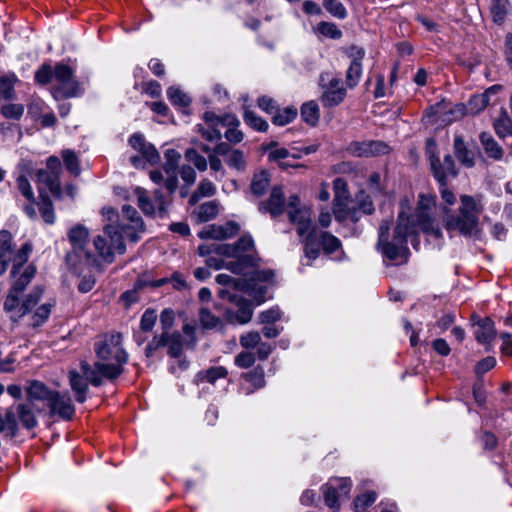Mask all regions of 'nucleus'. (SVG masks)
<instances>
[{
    "label": "nucleus",
    "mask_w": 512,
    "mask_h": 512,
    "mask_svg": "<svg viewBox=\"0 0 512 512\" xmlns=\"http://www.w3.org/2000/svg\"><path fill=\"white\" fill-rule=\"evenodd\" d=\"M94 352L96 361L93 365L84 360L80 362L83 371L89 375L92 386H101L104 379L113 382L123 374L129 356L122 346L121 333L101 336L94 343Z\"/></svg>",
    "instance_id": "1"
},
{
    "label": "nucleus",
    "mask_w": 512,
    "mask_h": 512,
    "mask_svg": "<svg viewBox=\"0 0 512 512\" xmlns=\"http://www.w3.org/2000/svg\"><path fill=\"white\" fill-rule=\"evenodd\" d=\"M460 201L458 214H453L451 210L444 208L443 225L449 233L458 232L465 237H471L478 231L482 206L469 195H462Z\"/></svg>",
    "instance_id": "2"
},
{
    "label": "nucleus",
    "mask_w": 512,
    "mask_h": 512,
    "mask_svg": "<svg viewBox=\"0 0 512 512\" xmlns=\"http://www.w3.org/2000/svg\"><path fill=\"white\" fill-rule=\"evenodd\" d=\"M89 232L83 225H76L70 229L68 239L73 247L72 251L66 254V263L78 272L79 266L84 265L90 268H100V264L93 253L86 249L88 245Z\"/></svg>",
    "instance_id": "3"
},
{
    "label": "nucleus",
    "mask_w": 512,
    "mask_h": 512,
    "mask_svg": "<svg viewBox=\"0 0 512 512\" xmlns=\"http://www.w3.org/2000/svg\"><path fill=\"white\" fill-rule=\"evenodd\" d=\"M104 236L98 235L94 238L93 244L99 256L106 262L112 263L115 259L114 251L118 254H124L126 245L124 243L125 233L121 226L106 225L104 227Z\"/></svg>",
    "instance_id": "4"
},
{
    "label": "nucleus",
    "mask_w": 512,
    "mask_h": 512,
    "mask_svg": "<svg viewBox=\"0 0 512 512\" xmlns=\"http://www.w3.org/2000/svg\"><path fill=\"white\" fill-rule=\"evenodd\" d=\"M425 155L436 181H444L445 173H450L452 178L458 175L455 161L450 154L444 156L443 162L440 161L437 155V143L434 138H428L426 140Z\"/></svg>",
    "instance_id": "5"
},
{
    "label": "nucleus",
    "mask_w": 512,
    "mask_h": 512,
    "mask_svg": "<svg viewBox=\"0 0 512 512\" xmlns=\"http://www.w3.org/2000/svg\"><path fill=\"white\" fill-rule=\"evenodd\" d=\"M218 295L222 299H227L235 305L237 311L231 308L224 309V318L230 324H247L253 316V306L250 300L230 293L226 289H221Z\"/></svg>",
    "instance_id": "6"
},
{
    "label": "nucleus",
    "mask_w": 512,
    "mask_h": 512,
    "mask_svg": "<svg viewBox=\"0 0 512 512\" xmlns=\"http://www.w3.org/2000/svg\"><path fill=\"white\" fill-rule=\"evenodd\" d=\"M53 77L58 82L53 90L55 98H71L80 94V83L73 78V70L68 65L56 64Z\"/></svg>",
    "instance_id": "7"
},
{
    "label": "nucleus",
    "mask_w": 512,
    "mask_h": 512,
    "mask_svg": "<svg viewBox=\"0 0 512 512\" xmlns=\"http://www.w3.org/2000/svg\"><path fill=\"white\" fill-rule=\"evenodd\" d=\"M62 164L57 156H50L46 160V169L36 171V179L39 184L44 185L50 193L57 198L62 195L60 175Z\"/></svg>",
    "instance_id": "8"
},
{
    "label": "nucleus",
    "mask_w": 512,
    "mask_h": 512,
    "mask_svg": "<svg viewBox=\"0 0 512 512\" xmlns=\"http://www.w3.org/2000/svg\"><path fill=\"white\" fill-rule=\"evenodd\" d=\"M413 231V226L411 225L409 219L404 216V214H399L397 224L394 228L393 238L391 240V244L400 251H398L396 255L395 263H405L408 261L409 257V249L407 247V237Z\"/></svg>",
    "instance_id": "9"
},
{
    "label": "nucleus",
    "mask_w": 512,
    "mask_h": 512,
    "mask_svg": "<svg viewBox=\"0 0 512 512\" xmlns=\"http://www.w3.org/2000/svg\"><path fill=\"white\" fill-rule=\"evenodd\" d=\"M287 215L289 221L297 225V234L303 237L310 229L311 211L309 208L300 207V198L297 195H291L289 197Z\"/></svg>",
    "instance_id": "10"
},
{
    "label": "nucleus",
    "mask_w": 512,
    "mask_h": 512,
    "mask_svg": "<svg viewBox=\"0 0 512 512\" xmlns=\"http://www.w3.org/2000/svg\"><path fill=\"white\" fill-rule=\"evenodd\" d=\"M346 150L352 156L368 158L388 154L390 147L379 140L352 141Z\"/></svg>",
    "instance_id": "11"
},
{
    "label": "nucleus",
    "mask_w": 512,
    "mask_h": 512,
    "mask_svg": "<svg viewBox=\"0 0 512 512\" xmlns=\"http://www.w3.org/2000/svg\"><path fill=\"white\" fill-rule=\"evenodd\" d=\"M337 482V486L327 483L321 488L325 505L334 511L340 508V497H348L352 487V482L349 478H341Z\"/></svg>",
    "instance_id": "12"
},
{
    "label": "nucleus",
    "mask_w": 512,
    "mask_h": 512,
    "mask_svg": "<svg viewBox=\"0 0 512 512\" xmlns=\"http://www.w3.org/2000/svg\"><path fill=\"white\" fill-rule=\"evenodd\" d=\"M203 119H207L210 122H221V126L227 128L224 136L231 144L240 143L244 138L243 132L238 129L240 121L235 115L225 114L223 116H218L214 112L207 111L204 113Z\"/></svg>",
    "instance_id": "13"
},
{
    "label": "nucleus",
    "mask_w": 512,
    "mask_h": 512,
    "mask_svg": "<svg viewBox=\"0 0 512 512\" xmlns=\"http://www.w3.org/2000/svg\"><path fill=\"white\" fill-rule=\"evenodd\" d=\"M122 215L130 222L129 225H120L122 231L130 242H138L140 239L139 233H143L145 231V224L138 211L133 206L125 204L122 206Z\"/></svg>",
    "instance_id": "14"
},
{
    "label": "nucleus",
    "mask_w": 512,
    "mask_h": 512,
    "mask_svg": "<svg viewBox=\"0 0 512 512\" xmlns=\"http://www.w3.org/2000/svg\"><path fill=\"white\" fill-rule=\"evenodd\" d=\"M79 368V370H69L68 381L70 388L74 393L75 400L78 403H84L87 400L89 384H91V379L89 375L83 371L80 365Z\"/></svg>",
    "instance_id": "15"
},
{
    "label": "nucleus",
    "mask_w": 512,
    "mask_h": 512,
    "mask_svg": "<svg viewBox=\"0 0 512 512\" xmlns=\"http://www.w3.org/2000/svg\"><path fill=\"white\" fill-rule=\"evenodd\" d=\"M25 390L27 401L34 406L36 402H42L48 406L53 396H57V390L49 388L39 380L28 381Z\"/></svg>",
    "instance_id": "16"
},
{
    "label": "nucleus",
    "mask_w": 512,
    "mask_h": 512,
    "mask_svg": "<svg viewBox=\"0 0 512 512\" xmlns=\"http://www.w3.org/2000/svg\"><path fill=\"white\" fill-rule=\"evenodd\" d=\"M240 231V226L235 221H228L223 225H209L205 227L198 236L201 239L225 240L236 236Z\"/></svg>",
    "instance_id": "17"
},
{
    "label": "nucleus",
    "mask_w": 512,
    "mask_h": 512,
    "mask_svg": "<svg viewBox=\"0 0 512 512\" xmlns=\"http://www.w3.org/2000/svg\"><path fill=\"white\" fill-rule=\"evenodd\" d=\"M261 213H269L272 218L283 214L285 210V197L281 186H274L270 196L266 201H261L258 205Z\"/></svg>",
    "instance_id": "18"
},
{
    "label": "nucleus",
    "mask_w": 512,
    "mask_h": 512,
    "mask_svg": "<svg viewBox=\"0 0 512 512\" xmlns=\"http://www.w3.org/2000/svg\"><path fill=\"white\" fill-rule=\"evenodd\" d=\"M346 94V89L342 86V80L334 77L329 81L321 96L322 105L328 108L338 106L344 101Z\"/></svg>",
    "instance_id": "19"
},
{
    "label": "nucleus",
    "mask_w": 512,
    "mask_h": 512,
    "mask_svg": "<svg viewBox=\"0 0 512 512\" xmlns=\"http://www.w3.org/2000/svg\"><path fill=\"white\" fill-rule=\"evenodd\" d=\"M49 413L51 416L57 415L63 420H71L75 414V407L68 395H63L57 391V396H53L49 405Z\"/></svg>",
    "instance_id": "20"
},
{
    "label": "nucleus",
    "mask_w": 512,
    "mask_h": 512,
    "mask_svg": "<svg viewBox=\"0 0 512 512\" xmlns=\"http://www.w3.org/2000/svg\"><path fill=\"white\" fill-rule=\"evenodd\" d=\"M129 145L134 149L137 150L144 160H146L148 163L155 165L160 162V154L156 150L153 144L148 143L144 136L140 133H134L129 137Z\"/></svg>",
    "instance_id": "21"
},
{
    "label": "nucleus",
    "mask_w": 512,
    "mask_h": 512,
    "mask_svg": "<svg viewBox=\"0 0 512 512\" xmlns=\"http://www.w3.org/2000/svg\"><path fill=\"white\" fill-rule=\"evenodd\" d=\"M389 231H390V221L389 220H382L379 226L378 231V242H377V248L384 257L389 259L390 261L396 262V255L398 251H400L398 248L396 249L389 240Z\"/></svg>",
    "instance_id": "22"
},
{
    "label": "nucleus",
    "mask_w": 512,
    "mask_h": 512,
    "mask_svg": "<svg viewBox=\"0 0 512 512\" xmlns=\"http://www.w3.org/2000/svg\"><path fill=\"white\" fill-rule=\"evenodd\" d=\"M15 252V245L13 243V236L8 230L0 231V276H2L8 269Z\"/></svg>",
    "instance_id": "23"
},
{
    "label": "nucleus",
    "mask_w": 512,
    "mask_h": 512,
    "mask_svg": "<svg viewBox=\"0 0 512 512\" xmlns=\"http://www.w3.org/2000/svg\"><path fill=\"white\" fill-rule=\"evenodd\" d=\"M43 295V289L40 286L34 287L23 299L16 316H10L13 322H18L22 317L31 312L39 303Z\"/></svg>",
    "instance_id": "24"
},
{
    "label": "nucleus",
    "mask_w": 512,
    "mask_h": 512,
    "mask_svg": "<svg viewBox=\"0 0 512 512\" xmlns=\"http://www.w3.org/2000/svg\"><path fill=\"white\" fill-rule=\"evenodd\" d=\"M235 260L226 262L225 268L237 275H245L247 269L256 268L261 261L259 256L234 257Z\"/></svg>",
    "instance_id": "25"
},
{
    "label": "nucleus",
    "mask_w": 512,
    "mask_h": 512,
    "mask_svg": "<svg viewBox=\"0 0 512 512\" xmlns=\"http://www.w3.org/2000/svg\"><path fill=\"white\" fill-rule=\"evenodd\" d=\"M18 424L20 423L25 429L32 430L37 427L38 420L34 411V405L28 401L18 403L16 405Z\"/></svg>",
    "instance_id": "26"
},
{
    "label": "nucleus",
    "mask_w": 512,
    "mask_h": 512,
    "mask_svg": "<svg viewBox=\"0 0 512 512\" xmlns=\"http://www.w3.org/2000/svg\"><path fill=\"white\" fill-rule=\"evenodd\" d=\"M475 338L481 344L491 343L496 337V329L491 318L485 317L476 322Z\"/></svg>",
    "instance_id": "27"
},
{
    "label": "nucleus",
    "mask_w": 512,
    "mask_h": 512,
    "mask_svg": "<svg viewBox=\"0 0 512 512\" xmlns=\"http://www.w3.org/2000/svg\"><path fill=\"white\" fill-rule=\"evenodd\" d=\"M165 336V346L167 347L168 355L172 358H180L184 347H186V341L182 334L178 331L172 333L165 332Z\"/></svg>",
    "instance_id": "28"
},
{
    "label": "nucleus",
    "mask_w": 512,
    "mask_h": 512,
    "mask_svg": "<svg viewBox=\"0 0 512 512\" xmlns=\"http://www.w3.org/2000/svg\"><path fill=\"white\" fill-rule=\"evenodd\" d=\"M304 240V253L305 257L310 261L315 260L320 254V243L318 238V233L315 228L310 225V229L306 232Z\"/></svg>",
    "instance_id": "29"
},
{
    "label": "nucleus",
    "mask_w": 512,
    "mask_h": 512,
    "mask_svg": "<svg viewBox=\"0 0 512 512\" xmlns=\"http://www.w3.org/2000/svg\"><path fill=\"white\" fill-rule=\"evenodd\" d=\"M228 372L227 369L223 366H213L206 370L199 371L194 379V382L197 385H200L204 382L215 384L218 379L225 378Z\"/></svg>",
    "instance_id": "30"
},
{
    "label": "nucleus",
    "mask_w": 512,
    "mask_h": 512,
    "mask_svg": "<svg viewBox=\"0 0 512 512\" xmlns=\"http://www.w3.org/2000/svg\"><path fill=\"white\" fill-rule=\"evenodd\" d=\"M454 153L457 159L466 167H473L475 164L474 153L470 151L462 138L457 135L454 138Z\"/></svg>",
    "instance_id": "31"
},
{
    "label": "nucleus",
    "mask_w": 512,
    "mask_h": 512,
    "mask_svg": "<svg viewBox=\"0 0 512 512\" xmlns=\"http://www.w3.org/2000/svg\"><path fill=\"white\" fill-rule=\"evenodd\" d=\"M219 213V203L217 200L207 201L202 203L195 211L194 215L196 216L197 222L203 223L208 222L214 218Z\"/></svg>",
    "instance_id": "32"
},
{
    "label": "nucleus",
    "mask_w": 512,
    "mask_h": 512,
    "mask_svg": "<svg viewBox=\"0 0 512 512\" xmlns=\"http://www.w3.org/2000/svg\"><path fill=\"white\" fill-rule=\"evenodd\" d=\"M216 186L209 179H202L197 189L191 194L188 203L194 206L202 197H211L216 194Z\"/></svg>",
    "instance_id": "33"
},
{
    "label": "nucleus",
    "mask_w": 512,
    "mask_h": 512,
    "mask_svg": "<svg viewBox=\"0 0 512 512\" xmlns=\"http://www.w3.org/2000/svg\"><path fill=\"white\" fill-rule=\"evenodd\" d=\"M234 248L235 257L242 256H258L255 250L254 241L249 234L241 236L237 242L232 244Z\"/></svg>",
    "instance_id": "34"
},
{
    "label": "nucleus",
    "mask_w": 512,
    "mask_h": 512,
    "mask_svg": "<svg viewBox=\"0 0 512 512\" xmlns=\"http://www.w3.org/2000/svg\"><path fill=\"white\" fill-rule=\"evenodd\" d=\"M39 199L40 202L38 203L39 211L41 214L42 219L47 224H53L56 220L54 207L51 199L46 193H43L41 189L39 188Z\"/></svg>",
    "instance_id": "35"
},
{
    "label": "nucleus",
    "mask_w": 512,
    "mask_h": 512,
    "mask_svg": "<svg viewBox=\"0 0 512 512\" xmlns=\"http://www.w3.org/2000/svg\"><path fill=\"white\" fill-rule=\"evenodd\" d=\"M242 378L252 385L251 389H247L246 394H251L255 390L263 388L266 384L264 370L260 366L255 367L249 372L243 373Z\"/></svg>",
    "instance_id": "36"
},
{
    "label": "nucleus",
    "mask_w": 512,
    "mask_h": 512,
    "mask_svg": "<svg viewBox=\"0 0 512 512\" xmlns=\"http://www.w3.org/2000/svg\"><path fill=\"white\" fill-rule=\"evenodd\" d=\"M270 184V175L267 171H260L259 173L254 174L250 190L252 194L256 197L263 196Z\"/></svg>",
    "instance_id": "37"
},
{
    "label": "nucleus",
    "mask_w": 512,
    "mask_h": 512,
    "mask_svg": "<svg viewBox=\"0 0 512 512\" xmlns=\"http://www.w3.org/2000/svg\"><path fill=\"white\" fill-rule=\"evenodd\" d=\"M480 142L483 145L485 153L495 160H499L503 156V149L498 145V143L494 140L492 135L487 132H482L480 134Z\"/></svg>",
    "instance_id": "38"
},
{
    "label": "nucleus",
    "mask_w": 512,
    "mask_h": 512,
    "mask_svg": "<svg viewBox=\"0 0 512 512\" xmlns=\"http://www.w3.org/2000/svg\"><path fill=\"white\" fill-rule=\"evenodd\" d=\"M207 127H204L201 124H198L196 126L197 132L201 134V136L209 141V142H219L222 139V133L218 129V126H221V122L219 121H213L210 122L207 119H204Z\"/></svg>",
    "instance_id": "39"
},
{
    "label": "nucleus",
    "mask_w": 512,
    "mask_h": 512,
    "mask_svg": "<svg viewBox=\"0 0 512 512\" xmlns=\"http://www.w3.org/2000/svg\"><path fill=\"white\" fill-rule=\"evenodd\" d=\"M300 112L301 118L306 124L316 126L320 118V111L319 106L315 101L311 100L304 103L301 106Z\"/></svg>",
    "instance_id": "40"
},
{
    "label": "nucleus",
    "mask_w": 512,
    "mask_h": 512,
    "mask_svg": "<svg viewBox=\"0 0 512 512\" xmlns=\"http://www.w3.org/2000/svg\"><path fill=\"white\" fill-rule=\"evenodd\" d=\"M417 221L424 233L432 235L435 238L442 237V231L440 227L435 224L434 220H432L427 213L420 212L417 214Z\"/></svg>",
    "instance_id": "41"
},
{
    "label": "nucleus",
    "mask_w": 512,
    "mask_h": 512,
    "mask_svg": "<svg viewBox=\"0 0 512 512\" xmlns=\"http://www.w3.org/2000/svg\"><path fill=\"white\" fill-rule=\"evenodd\" d=\"M3 424L6 425L7 436L15 438L19 432L18 417L16 412V405L6 409L3 416Z\"/></svg>",
    "instance_id": "42"
},
{
    "label": "nucleus",
    "mask_w": 512,
    "mask_h": 512,
    "mask_svg": "<svg viewBox=\"0 0 512 512\" xmlns=\"http://www.w3.org/2000/svg\"><path fill=\"white\" fill-rule=\"evenodd\" d=\"M509 0H491L490 12L496 24H502L509 11Z\"/></svg>",
    "instance_id": "43"
},
{
    "label": "nucleus",
    "mask_w": 512,
    "mask_h": 512,
    "mask_svg": "<svg viewBox=\"0 0 512 512\" xmlns=\"http://www.w3.org/2000/svg\"><path fill=\"white\" fill-rule=\"evenodd\" d=\"M319 243L323 251L330 255L341 248V241L329 232L322 231L318 233Z\"/></svg>",
    "instance_id": "44"
},
{
    "label": "nucleus",
    "mask_w": 512,
    "mask_h": 512,
    "mask_svg": "<svg viewBox=\"0 0 512 512\" xmlns=\"http://www.w3.org/2000/svg\"><path fill=\"white\" fill-rule=\"evenodd\" d=\"M495 89L496 86H493L482 94L472 96L468 102L470 111L472 113H479L484 110L489 104L490 94L494 92Z\"/></svg>",
    "instance_id": "45"
},
{
    "label": "nucleus",
    "mask_w": 512,
    "mask_h": 512,
    "mask_svg": "<svg viewBox=\"0 0 512 512\" xmlns=\"http://www.w3.org/2000/svg\"><path fill=\"white\" fill-rule=\"evenodd\" d=\"M36 274V268L33 265H28L23 273L16 279L10 289L14 292L22 294L27 286L30 284Z\"/></svg>",
    "instance_id": "46"
},
{
    "label": "nucleus",
    "mask_w": 512,
    "mask_h": 512,
    "mask_svg": "<svg viewBox=\"0 0 512 512\" xmlns=\"http://www.w3.org/2000/svg\"><path fill=\"white\" fill-rule=\"evenodd\" d=\"M298 111L294 106H289L280 110H276L272 116V123L277 126H284L291 123L297 117Z\"/></svg>",
    "instance_id": "47"
},
{
    "label": "nucleus",
    "mask_w": 512,
    "mask_h": 512,
    "mask_svg": "<svg viewBox=\"0 0 512 512\" xmlns=\"http://www.w3.org/2000/svg\"><path fill=\"white\" fill-rule=\"evenodd\" d=\"M494 129L500 138L512 135V120L504 109H502L499 118L494 121Z\"/></svg>",
    "instance_id": "48"
},
{
    "label": "nucleus",
    "mask_w": 512,
    "mask_h": 512,
    "mask_svg": "<svg viewBox=\"0 0 512 512\" xmlns=\"http://www.w3.org/2000/svg\"><path fill=\"white\" fill-rule=\"evenodd\" d=\"M62 158L66 170L74 177L79 176L81 168L77 155L72 150L67 149L62 152Z\"/></svg>",
    "instance_id": "49"
},
{
    "label": "nucleus",
    "mask_w": 512,
    "mask_h": 512,
    "mask_svg": "<svg viewBox=\"0 0 512 512\" xmlns=\"http://www.w3.org/2000/svg\"><path fill=\"white\" fill-rule=\"evenodd\" d=\"M137 196V203L142 212L147 216H152L155 213L154 205L144 188L137 187L135 189Z\"/></svg>",
    "instance_id": "50"
},
{
    "label": "nucleus",
    "mask_w": 512,
    "mask_h": 512,
    "mask_svg": "<svg viewBox=\"0 0 512 512\" xmlns=\"http://www.w3.org/2000/svg\"><path fill=\"white\" fill-rule=\"evenodd\" d=\"M32 251V247L30 244L25 243L21 246V248L13 255L12 260H14V264L11 270V274L15 276L20 267L28 261L29 254Z\"/></svg>",
    "instance_id": "51"
},
{
    "label": "nucleus",
    "mask_w": 512,
    "mask_h": 512,
    "mask_svg": "<svg viewBox=\"0 0 512 512\" xmlns=\"http://www.w3.org/2000/svg\"><path fill=\"white\" fill-rule=\"evenodd\" d=\"M362 76V63L351 62L347 71L345 82L348 88L356 87Z\"/></svg>",
    "instance_id": "52"
},
{
    "label": "nucleus",
    "mask_w": 512,
    "mask_h": 512,
    "mask_svg": "<svg viewBox=\"0 0 512 512\" xmlns=\"http://www.w3.org/2000/svg\"><path fill=\"white\" fill-rule=\"evenodd\" d=\"M355 206L365 215H372L375 212V207L371 196L368 195L364 190H360L356 194Z\"/></svg>",
    "instance_id": "53"
},
{
    "label": "nucleus",
    "mask_w": 512,
    "mask_h": 512,
    "mask_svg": "<svg viewBox=\"0 0 512 512\" xmlns=\"http://www.w3.org/2000/svg\"><path fill=\"white\" fill-rule=\"evenodd\" d=\"M243 119L248 126L259 132H265L269 127L267 121L251 110L244 112Z\"/></svg>",
    "instance_id": "54"
},
{
    "label": "nucleus",
    "mask_w": 512,
    "mask_h": 512,
    "mask_svg": "<svg viewBox=\"0 0 512 512\" xmlns=\"http://www.w3.org/2000/svg\"><path fill=\"white\" fill-rule=\"evenodd\" d=\"M167 97L175 106L187 107L191 103L190 97L177 87H169L167 89Z\"/></svg>",
    "instance_id": "55"
},
{
    "label": "nucleus",
    "mask_w": 512,
    "mask_h": 512,
    "mask_svg": "<svg viewBox=\"0 0 512 512\" xmlns=\"http://www.w3.org/2000/svg\"><path fill=\"white\" fill-rule=\"evenodd\" d=\"M165 163L163 165V171L165 174H174L177 173L178 163L181 158V155L175 149L166 150L165 154Z\"/></svg>",
    "instance_id": "56"
},
{
    "label": "nucleus",
    "mask_w": 512,
    "mask_h": 512,
    "mask_svg": "<svg viewBox=\"0 0 512 512\" xmlns=\"http://www.w3.org/2000/svg\"><path fill=\"white\" fill-rule=\"evenodd\" d=\"M333 189H334V199L333 203L346 202L349 198V191L347 188V182L341 178L337 177L333 181Z\"/></svg>",
    "instance_id": "57"
},
{
    "label": "nucleus",
    "mask_w": 512,
    "mask_h": 512,
    "mask_svg": "<svg viewBox=\"0 0 512 512\" xmlns=\"http://www.w3.org/2000/svg\"><path fill=\"white\" fill-rule=\"evenodd\" d=\"M52 305L49 303L43 304L37 308L35 313L31 317V326L37 328L43 325L51 314Z\"/></svg>",
    "instance_id": "58"
},
{
    "label": "nucleus",
    "mask_w": 512,
    "mask_h": 512,
    "mask_svg": "<svg viewBox=\"0 0 512 512\" xmlns=\"http://www.w3.org/2000/svg\"><path fill=\"white\" fill-rule=\"evenodd\" d=\"M377 499V493L375 491H366L355 497L353 506L355 511L364 510L371 506Z\"/></svg>",
    "instance_id": "59"
},
{
    "label": "nucleus",
    "mask_w": 512,
    "mask_h": 512,
    "mask_svg": "<svg viewBox=\"0 0 512 512\" xmlns=\"http://www.w3.org/2000/svg\"><path fill=\"white\" fill-rule=\"evenodd\" d=\"M20 293L14 292L12 289H9L8 294L5 298L3 308L6 312L11 313V316H16L20 303Z\"/></svg>",
    "instance_id": "60"
},
{
    "label": "nucleus",
    "mask_w": 512,
    "mask_h": 512,
    "mask_svg": "<svg viewBox=\"0 0 512 512\" xmlns=\"http://www.w3.org/2000/svg\"><path fill=\"white\" fill-rule=\"evenodd\" d=\"M226 164L238 171H244L246 167V160L244 153L241 150L235 149L227 156Z\"/></svg>",
    "instance_id": "61"
},
{
    "label": "nucleus",
    "mask_w": 512,
    "mask_h": 512,
    "mask_svg": "<svg viewBox=\"0 0 512 512\" xmlns=\"http://www.w3.org/2000/svg\"><path fill=\"white\" fill-rule=\"evenodd\" d=\"M199 320L203 328L213 329L221 324V319L211 313L208 308H201L199 311Z\"/></svg>",
    "instance_id": "62"
},
{
    "label": "nucleus",
    "mask_w": 512,
    "mask_h": 512,
    "mask_svg": "<svg viewBox=\"0 0 512 512\" xmlns=\"http://www.w3.org/2000/svg\"><path fill=\"white\" fill-rule=\"evenodd\" d=\"M16 186L18 191L27 199V201L35 202L33 189L28 178L24 174H20L16 178Z\"/></svg>",
    "instance_id": "63"
},
{
    "label": "nucleus",
    "mask_w": 512,
    "mask_h": 512,
    "mask_svg": "<svg viewBox=\"0 0 512 512\" xmlns=\"http://www.w3.org/2000/svg\"><path fill=\"white\" fill-rule=\"evenodd\" d=\"M323 6L331 15L338 19H345L347 17L346 8L338 0H324Z\"/></svg>",
    "instance_id": "64"
}]
</instances>
